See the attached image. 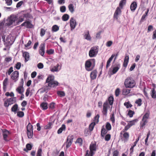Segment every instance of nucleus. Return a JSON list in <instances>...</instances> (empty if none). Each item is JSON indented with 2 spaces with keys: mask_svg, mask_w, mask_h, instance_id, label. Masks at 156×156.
I'll use <instances>...</instances> for the list:
<instances>
[{
  "mask_svg": "<svg viewBox=\"0 0 156 156\" xmlns=\"http://www.w3.org/2000/svg\"><path fill=\"white\" fill-rule=\"evenodd\" d=\"M95 61L94 58L90 59L86 61L85 64L86 70L88 71L92 70L95 66Z\"/></svg>",
  "mask_w": 156,
  "mask_h": 156,
  "instance_id": "f257e3e1",
  "label": "nucleus"
},
{
  "mask_svg": "<svg viewBox=\"0 0 156 156\" xmlns=\"http://www.w3.org/2000/svg\"><path fill=\"white\" fill-rule=\"evenodd\" d=\"M54 76L53 75H49L46 79V83H48V86L51 87H54L57 86L59 83L57 81L54 80Z\"/></svg>",
  "mask_w": 156,
  "mask_h": 156,
  "instance_id": "f03ea898",
  "label": "nucleus"
},
{
  "mask_svg": "<svg viewBox=\"0 0 156 156\" xmlns=\"http://www.w3.org/2000/svg\"><path fill=\"white\" fill-rule=\"evenodd\" d=\"M124 84L126 88H131L135 87L136 83L133 78L129 77H127L125 80Z\"/></svg>",
  "mask_w": 156,
  "mask_h": 156,
  "instance_id": "7ed1b4c3",
  "label": "nucleus"
},
{
  "mask_svg": "<svg viewBox=\"0 0 156 156\" xmlns=\"http://www.w3.org/2000/svg\"><path fill=\"white\" fill-rule=\"evenodd\" d=\"M98 46H94L91 47L89 52V55L90 57H95L98 51Z\"/></svg>",
  "mask_w": 156,
  "mask_h": 156,
  "instance_id": "20e7f679",
  "label": "nucleus"
},
{
  "mask_svg": "<svg viewBox=\"0 0 156 156\" xmlns=\"http://www.w3.org/2000/svg\"><path fill=\"white\" fill-rule=\"evenodd\" d=\"M27 134L28 138H32L33 136V127L31 124L29 122L27 126Z\"/></svg>",
  "mask_w": 156,
  "mask_h": 156,
  "instance_id": "39448f33",
  "label": "nucleus"
},
{
  "mask_svg": "<svg viewBox=\"0 0 156 156\" xmlns=\"http://www.w3.org/2000/svg\"><path fill=\"white\" fill-rule=\"evenodd\" d=\"M122 130L120 133V135L121 139L124 142H127L129 140V133L126 132V131L122 132Z\"/></svg>",
  "mask_w": 156,
  "mask_h": 156,
  "instance_id": "423d86ee",
  "label": "nucleus"
},
{
  "mask_svg": "<svg viewBox=\"0 0 156 156\" xmlns=\"http://www.w3.org/2000/svg\"><path fill=\"white\" fill-rule=\"evenodd\" d=\"M137 121V119H135L131 121H127L128 122V124L125 127L124 129L122 130V132L128 130L132 126L134 125Z\"/></svg>",
  "mask_w": 156,
  "mask_h": 156,
  "instance_id": "0eeeda50",
  "label": "nucleus"
},
{
  "mask_svg": "<svg viewBox=\"0 0 156 156\" xmlns=\"http://www.w3.org/2000/svg\"><path fill=\"white\" fill-rule=\"evenodd\" d=\"M16 101V97H13L7 99L5 101L4 105L5 107H8L9 105L15 103Z\"/></svg>",
  "mask_w": 156,
  "mask_h": 156,
  "instance_id": "6e6552de",
  "label": "nucleus"
},
{
  "mask_svg": "<svg viewBox=\"0 0 156 156\" xmlns=\"http://www.w3.org/2000/svg\"><path fill=\"white\" fill-rule=\"evenodd\" d=\"M17 20V17L16 16L11 15L10 17L7 20L6 24L8 26H11L13 23H15Z\"/></svg>",
  "mask_w": 156,
  "mask_h": 156,
  "instance_id": "1a4fd4ad",
  "label": "nucleus"
},
{
  "mask_svg": "<svg viewBox=\"0 0 156 156\" xmlns=\"http://www.w3.org/2000/svg\"><path fill=\"white\" fill-rule=\"evenodd\" d=\"M19 73L18 71H15L11 75V79L14 82H16L18 79Z\"/></svg>",
  "mask_w": 156,
  "mask_h": 156,
  "instance_id": "9d476101",
  "label": "nucleus"
},
{
  "mask_svg": "<svg viewBox=\"0 0 156 156\" xmlns=\"http://www.w3.org/2000/svg\"><path fill=\"white\" fill-rule=\"evenodd\" d=\"M73 136H68L67 138L66 142V147L67 148L69 147L73 142Z\"/></svg>",
  "mask_w": 156,
  "mask_h": 156,
  "instance_id": "9b49d317",
  "label": "nucleus"
},
{
  "mask_svg": "<svg viewBox=\"0 0 156 156\" xmlns=\"http://www.w3.org/2000/svg\"><path fill=\"white\" fill-rule=\"evenodd\" d=\"M90 156H93L94 154V151H95L96 150V144L91 143L90 146Z\"/></svg>",
  "mask_w": 156,
  "mask_h": 156,
  "instance_id": "f8f14e48",
  "label": "nucleus"
},
{
  "mask_svg": "<svg viewBox=\"0 0 156 156\" xmlns=\"http://www.w3.org/2000/svg\"><path fill=\"white\" fill-rule=\"evenodd\" d=\"M39 50V54L42 56H43L44 53V49L45 48V44L44 43L41 44Z\"/></svg>",
  "mask_w": 156,
  "mask_h": 156,
  "instance_id": "ddd939ff",
  "label": "nucleus"
},
{
  "mask_svg": "<svg viewBox=\"0 0 156 156\" xmlns=\"http://www.w3.org/2000/svg\"><path fill=\"white\" fill-rule=\"evenodd\" d=\"M2 132L3 139L5 141H8V140L7 139V138L9 133V131L6 129H3L2 131Z\"/></svg>",
  "mask_w": 156,
  "mask_h": 156,
  "instance_id": "4468645a",
  "label": "nucleus"
},
{
  "mask_svg": "<svg viewBox=\"0 0 156 156\" xmlns=\"http://www.w3.org/2000/svg\"><path fill=\"white\" fill-rule=\"evenodd\" d=\"M121 9L119 7H118L115 12L114 14V18L116 20L118 19V16L121 13L122 11Z\"/></svg>",
  "mask_w": 156,
  "mask_h": 156,
  "instance_id": "2eb2a0df",
  "label": "nucleus"
},
{
  "mask_svg": "<svg viewBox=\"0 0 156 156\" xmlns=\"http://www.w3.org/2000/svg\"><path fill=\"white\" fill-rule=\"evenodd\" d=\"M76 20L73 18H71L70 20V26L71 30L74 29L76 26Z\"/></svg>",
  "mask_w": 156,
  "mask_h": 156,
  "instance_id": "dca6fc26",
  "label": "nucleus"
},
{
  "mask_svg": "<svg viewBox=\"0 0 156 156\" xmlns=\"http://www.w3.org/2000/svg\"><path fill=\"white\" fill-rule=\"evenodd\" d=\"M21 26H25L27 28H31L33 27V25L29 21H26L22 23Z\"/></svg>",
  "mask_w": 156,
  "mask_h": 156,
  "instance_id": "f3484780",
  "label": "nucleus"
},
{
  "mask_svg": "<svg viewBox=\"0 0 156 156\" xmlns=\"http://www.w3.org/2000/svg\"><path fill=\"white\" fill-rule=\"evenodd\" d=\"M108 106V104L107 102H105L103 105V108L102 111V112L103 115L106 116L107 113V108Z\"/></svg>",
  "mask_w": 156,
  "mask_h": 156,
  "instance_id": "a211bd4d",
  "label": "nucleus"
},
{
  "mask_svg": "<svg viewBox=\"0 0 156 156\" xmlns=\"http://www.w3.org/2000/svg\"><path fill=\"white\" fill-rule=\"evenodd\" d=\"M8 83V78H6L5 79L3 82V90L4 92H5L6 91L7 88V86Z\"/></svg>",
  "mask_w": 156,
  "mask_h": 156,
  "instance_id": "6ab92c4d",
  "label": "nucleus"
},
{
  "mask_svg": "<svg viewBox=\"0 0 156 156\" xmlns=\"http://www.w3.org/2000/svg\"><path fill=\"white\" fill-rule=\"evenodd\" d=\"M137 7V4L136 2H133L130 5V9L132 12H134Z\"/></svg>",
  "mask_w": 156,
  "mask_h": 156,
  "instance_id": "aec40b11",
  "label": "nucleus"
},
{
  "mask_svg": "<svg viewBox=\"0 0 156 156\" xmlns=\"http://www.w3.org/2000/svg\"><path fill=\"white\" fill-rule=\"evenodd\" d=\"M28 14H23L18 19L17 21V23L18 24L19 23L22 22L23 21L24 18L25 17H27L28 16Z\"/></svg>",
  "mask_w": 156,
  "mask_h": 156,
  "instance_id": "412c9836",
  "label": "nucleus"
},
{
  "mask_svg": "<svg viewBox=\"0 0 156 156\" xmlns=\"http://www.w3.org/2000/svg\"><path fill=\"white\" fill-rule=\"evenodd\" d=\"M23 56L25 58V62L28 61L30 58V55L28 52L25 51L23 52Z\"/></svg>",
  "mask_w": 156,
  "mask_h": 156,
  "instance_id": "4be33fe9",
  "label": "nucleus"
},
{
  "mask_svg": "<svg viewBox=\"0 0 156 156\" xmlns=\"http://www.w3.org/2000/svg\"><path fill=\"white\" fill-rule=\"evenodd\" d=\"M97 72L96 70H94L92 71L90 73V78L92 80H94L95 79L97 76Z\"/></svg>",
  "mask_w": 156,
  "mask_h": 156,
  "instance_id": "5701e85b",
  "label": "nucleus"
},
{
  "mask_svg": "<svg viewBox=\"0 0 156 156\" xmlns=\"http://www.w3.org/2000/svg\"><path fill=\"white\" fill-rule=\"evenodd\" d=\"M120 67V64H118L116 66L114 67L113 68L112 71V74H115L118 71Z\"/></svg>",
  "mask_w": 156,
  "mask_h": 156,
  "instance_id": "b1692460",
  "label": "nucleus"
},
{
  "mask_svg": "<svg viewBox=\"0 0 156 156\" xmlns=\"http://www.w3.org/2000/svg\"><path fill=\"white\" fill-rule=\"evenodd\" d=\"M115 55L112 54L111 55V57L109 58L108 60L107 61L106 66V68L107 69L108 67L110 66V63L111 61L113 59V58L115 57Z\"/></svg>",
  "mask_w": 156,
  "mask_h": 156,
  "instance_id": "393cba45",
  "label": "nucleus"
},
{
  "mask_svg": "<svg viewBox=\"0 0 156 156\" xmlns=\"http://www.w3.org/2000/svg\"><path fill=\"white\" fill-rule=\"evenodd\" d=\"M84 37L86 40H91V37L90 36L89 31H87V32L85 33V34L84 35Z\"/></svg>",
  "mask_w": 156,
  "mask_h": 156,
  "instance_id": "a878e982",
  "label": "nucleus"
},
{
  "mask_svg": "<svg viewBox=\"0 0 156 156\" xmlns=\"http://www.w3.org/2000/svg\"><path fill=\"white\" fill-rule=\"evenodd\" d=\"M66 127L65 125L64 124H62L61 127L58 129L57 131V133L58 134H60L63 131L65 130Z\"/></svg>",
  "mask_w": 156,
  "mask_h": 156,
  "instance_id": "bb28decb",
  "label": "nucleus"
},
{
  "mask_svg": "<svg viewBox=\"0 0 156 156\" xmlns=\"http://www.w3.org/2000/svg\"><path fill=\"white\" fill-rule=\"evenodd\" d=\"M59 66L58 64H57L56 66H54L53 68L51 69V71L52 72H58V67Z\"/></svg>",
  "mask_w": 156,
  "mask_h": 156,
  "instance_id": "cd10ccee",
  "label": "nucleus"
},
{
  "mask_svg": "<svg viewBox=\"0 0 156 156\" xmlns=\"http://www.w3.org/2000/svg\"><path fill=\"white\" fill-rule=\"evenodd\" d=\"M107 133V131L105 128L104 126L102 127L101 129V136L102 137H104L105 135Z\"/></svg>",
  "mask_w": 156,
  "mask_h": 156,
  "instance_id": "c85d7f7f",
  "label": "nucleus"
},
{
  "mask_svg": "<svg viewBox=\"0 0 156 156\" xmlns=\"http://www.w3.org/2000/svg\"><path fill=\"white\" fill-rule=\"evenodd\" d=\"M151 94L152 98L155 99L156 98V91L154 88L152 89L151 92Z\"/></svg>",
  "mask_w": 156,
  "mask_h": 156,
  "instance_id": "c756f323",
  "label": "nucleus"
},
{
  "mask_svg": "<svg viewBox=\"0 0 156 156\" xmlns=\"http://www.w3.org/2000/svg\"><path fill=\"white\" fill-rule=\"evenodd\" d=\"M126 0H121L119 3V7L121 9H122L124 6L126 4Z\"/></svg>",
  "mask_w": 156,
  "mask_h": 156,
  "instance_id": "7c9ffc66",
  "label": "nucleus"
},
{
  "mask_svg": "<svg viewBox=\"0 0 156 156\" xmlns=\"http://www.w3.org/2000/svg\"><path fill=\"white\" fill-rule=\"evenodd\" d=\"M40 106L42 108L43 110H46L48 108V104L46 102H43L41 104Z\"/></svg>",
  "mask_w": 156,
  "mask_h": 156,
  "instance_id": "2f4dec72",
  "label": "nucleus"
},
{
  "mask_svg": "<svg viewBox=\"0 0 156 156\" xmlns=\"http://www.w3.org/2000/svg\"><path fill=\"white\" fill-rule=\"evenodd\" d=\"M130 90L126 88H124L122 89V94L124 95H126L130 93Z\"/></svg>",
  "mask_w": 156,
  "mask_h": 156,
  "instance_id": "473e14b6",
  "label": "nucleus"
},
{
  "mask_svg": "<svg viewBox=\"0 0 156 156\" xmlns=\"http://www.w3.org/2000/svg\"><path fill=\"white\" fill-rule=\"evenodd\" d=\"M26 149H24V151L27 152V151H30L31 150L32 148V146L30 144H27L26 145Z\"/></svg>",
  "mask_w": 156,
  "mask_h": 156,
  "instance_id": "72a5a7b5",
  "label": "nucleus"
},
{
  "mask_svg": "<svg viewBox=\"0 0 156 156\" xmlns=\"http://www.w3.org/2000/svg\"><path fill=\"white\" fill-rule=\"evenodd\" d=\"M150 114L149 113H146L143 116L142 120L147 121V120L149 118Z\"/></svg>",
  "mask_w": 156,
  "mask_h": 156,
  "instance_id": "f704fd0d",
  "label": "nucleus"
},
{
  "mask_svg": "<svg viewBox=\"0 0 156 156\" xmlns=\"http://www.w3.org/2000/svg\"><path fill=\"white\" fill-rule=\"evenodd\" d=\"M59 30L58 26L56 25H53L52 27V30L53 32H56Z\"/></svg>",
  "mask_w": 156,
  "mask_h": 156,
  "instance_id": "c9c22d12",
  "label": "nucleus"
},
{
  "mask_svg": "<svg viewBox=\"0 0 156 156\" xmlns=\"http://www.w3.org/2000/svg\"><path fill=\"white\" fill-rule=\"evenodd\" d=\"M114 101V98L113 96H110L108 98L109 104L110 105H113Z\"/></svg>",
  "mask_w": 156,
  "mask_h": 156,
  "instance_id": "e433bc0d",
  "label": "nucleus"
},
{
  "mask_svg": "<svg viewBox=\"0 0 156 156\" xmlns=\"http://www.w3.org/2000/svg\"><path fill=\"white\" fill-rule=\"evenodd\" d=\"M69 18V16L67 14H65L62 17V19L64 21H67Z\"/></svg>",
  "mask_w": 156,
  "mask_h": 156,
  "instance_id": "4c0bfd02",
  "label": "nucleus"
},
{
  "mask_svg": "<svg viewBox=\"0 0 156 156\" xmlns=\"http://www.w3.org/2000/svg\"><path fill=\"white\" fill-rule=\"evenodd\" d=\"M18 108V105L16 104L14 105L12 108L11 110L12 112H16Z\"/></svg>",
  "mask_w": 156,
  "mask_h": 156,
  "instance_id": "58836bf2",
  "label": "nucleus"
},
{
  "mask_svg": "<svg viewBox=\"0 0 156 156\" xmlns=\"http://www.w3.org/2000/svg\"><path fill=\"white\" fill-rule=\"evenodd\" d=\"M76 143H78L80 146H81L83 144V140L81 138H79L76 140Z\"/></svg>",
  "mask_w": 156,
  "mask_h": 156,
  "instance_id": "ea45409f",
  "label": "nucleus"
},
{
  "mask_svg": "<svg viewBox=\"0 0 156 156\" xmlns=\"http://www.w3.org/2000/svg\"><path fill=\"white\" fill-rule=\"evenodd\" d=\"M96 124L95 122H92L90 124L89 126V129L90 131H92L93 129L94 126Z\"/></svg>",
  "mask_w": 156,
  "mask_h": 156,
  "instance_id": "a19ab883",
  "label": "nucleus"
},
{
  "mask_svg": "<svg viewBox=\"0 0 156 156\" xmlns=\"http://www.w3.org/2000/svg\"><path fill=\"white\" fill-rule=\"evenodd\" d=\"M142 100L141 98H139L136 100L135 103L138 106H140L142 105Z\"/></svg>",
  "mask_w": 156,
  "mask_h": 156,
  "instance_id": "79ce46f5",
  "label": "nucleus"
},
{
  "mask_svg": "<svg viewBox=\"0 0 156 156\" xmlns=\"http://www.w3.org/2000/svg\"><path fill=\"white\" fill-rule=\"evenodd\" d=\"M105 127L107 130L109 131L111 129L112 126L110 123L109 122H106Z\"/></svg>",
  "mask_w": 156,
  "mask_h": 156,
  "instance_id": "37998d69",
  "label": "nucleus"
},
{
  "mask_svg": "<svg viewBox=\"0 0 156 156\" xmlns=\"http://www.w3.org/2000/svg\"><path fill=\"white\" fill-rule=\"evenodd\" d=\"M68 8L69 11L73 13L74 11V6L72 4H70L68 6Z\"/></svg>",
  "mask_w": 156,
  "mask_h": 156,
  "instance_id": "c03bdc74",
  "label": "nucleus"
},
{
  "mask_svg": "<svg viewBox=\"0 0 156 156\" xmlns=\"http://www.w3.org/2000/svg\"><path fill=\"white\" fill-rule=\"evenodd\" d=\"M110 120L112 122V123H114L115 122V119L114 113H112L110 115Z\"/></svg>",
  "mask_w": 156,
  "mask_h": 156,
  "instance_id": "a18cd8bd",
  "label": "nucleus"
},
{
  "mask_svg": "<svg viewBox=\"0 0 156 156\" xmlns=\"http://www.w3.org/2000/svg\"><path fill=\"white\" fill-rule=\"evenodd\" d=\"M58 95L60 97H64L65 96V93L64 91H58L57 92Z\"/></svg>",
  "mask_w": 156,
  "mask_h": 156,
  "instance_id": "49530a36",
  "label": "nucleus"
},
{
  "mask_svg": "<svg viewBox=\"0 0 156 156\" xmlns=\"http://www.w3.org/2000/svg\"><path fill=\"white\" fill-rule=\"evenodd\" d=\"M46 52L48 54L50 55L54 53V50L53 49H51L49 50H47Z\"/></svg>",
  "mask_w": 156,
  "mask_h": 156,
  "instance_id": "de8ad7c7",
  "label": "nucleus"
},
{
  "mask_svg": "<svg viewBox=\"0 0 156 156\" xmlns=\"http://www.w3.org/2000/svg\"><path fill=\"white\" fill-rule=\"evenodd\" d=\"M13 71V68L12 67H11L8 70L7 72L6 73V74H8V75H11V73Z\"/></svg>",
  "mask_w": 156,
  "mask_h": 156,
  "instance_id": "09e8293b",
  "label": "nucleus"
},
{
  "mask_svg": "<svg viewBox=\"0 0 156 156\" xmlns=\"http://www.w3.org/2000/svg\"><path fill=\"white\" fill-rule=\"evenodd\" d=\"M147 121L142 120V121L140 123V128H143L144 126L147 123Z\"/></svg>",
  "mask_w": 156,
  "mask_h": 156,
  "instance_id": "8fccbe9b",
  "label": "nucleus"
},
{
  "mask_svg": "<svg viewBox=\"0 0 156 156\" xmlns=\"http://www.w3.org/2000/svg\"><path fill=\"white\" fill-rule=\"evenodd\" d=\"M17 115L20 117H22L24 115V113L23 112L19 111L17 112Z\"/></svg>",
  "mask_w": 156,
  "mask_h": 156,
  "instance_id": "3c124183",
  "label": "nucleus"
},
{
  "mask_svg": "<svg viewBox=\"0 0 156 156\" xmlns=\"http://www.w3.org/2000/svg\"><path fill=\"white\" fill-rule=\"evenodd\" d=\"M42 150L41 148L38 149L36 156H41Z\"/></svg>",
  "mask_w": 156,
  "mask_h": 156,
  "instance_id": "603ef678",
  "label": "nucleus"
},
{
  "mask_svg": "<svg viewBox=\"0 0 156 156\" xmlns=\"http://www.w3.org/2000/svg\"><path fill=\"white\" fill-rule=\"evenodd\" d=\"M45 31V30H44V29H41L40 32V35L41 37H43L44 35Z\"/></svg>",
  "mask_w": 156,
  "mask_h": 156,
  "instance_id": "864d4df0",
  "label": "nucleus"
},
{
  "mask_svg": "<svg viewBox=\"0 0 156 156\" xmlns=\"http://www.w3.org/2000/svg\"><path fill=\"white\" fill-rule=\"evenodd\" d=\"M134 111L131 110H129L128 113V115L129 116V117L131 118L133 116V115L134 114Z\"/></svg>",
  "mask_w": 156,
  "mask_h": 156,
  "instance_id": "5fc2aeb1",
  "label": "nucleus"
},
{
  "mask_svg": "<svg viewBox=\"0 0 156 156\" xmlns=\"http://www.w3.org/2000/svg\"><path fill=\"white\" fill-rule=\"evenodd\" d=\"M124 105L126 106V108H131L132 106V105L130 104L129 102H126L124 103Z\"/></svg>",
  "mask_w": 156,
  "mask_h": 156,
  "instance_id": "6e6d98bb",
  "label": "nucleus"
},
{
  "mask_svg": "<svg viewBox=\"0 0 156 156\" xmlns=\"http://www.w3.org/2000/svg\"><path fill=\"white\" fill-rule=\"evenodd\" d=\"M111 136L110 134H107L106 135L105 137V141H108L111 139Z\"/></svg>",
  "mask_w": 156,
  "mask_h": 156,
  "instance_id": "4d7b16f0",
  "label": "nucleus"
},
{
  "mask_svg": "<svg viewBox=\"0 0 156 156\" xmlns=\"http://www.w3.org/2000/svg\"><path fill=\"white\" fill-rule=\"evenodd\" d=\"M99 114L97 115L94 118V122L95 123H98L99 121Z\"/></svg>",
  "mask_w": 156,
  "mask_h": 156,
  "instance_id": "13d9d810",
  "label": "nucleus"
},
{
  "mask_svg": "<svg viewBox=\"0 0 156 156\" xmlns=\"http://www.w3.org/2000/svg\"><path fill=\"white\" fill-rule=\"evenodd\" d=\"M120 92V89L119 88H117L116 89L115 92V94L116 96H118Z\"/></svg>",
  "mask_w": 156,
  "mask_h": 156,
  "instance_id": "bf43d9fd",
  "label": "nucleus"
},
{
  "mask_svg": "<svg viewBox=\"0 0 156 156\" xmlns=\"http://www.w3.org/2000/svg\"><path fill=\"white\" fill-rule=\"evenodd\" d=\"M60 11L62 12H64L66 11V7L65 6H62L60 7Z\"/></svg>",
  "mask_w": 156,
  "mask_h": 156,
  "instance_id": "052dcab7",
  "label": "nucleus"
},
{
  "mask_svg": "<svg viewBox=\"0 0 156 156\" xmlns=\"http://www.w3.org/2000/svg\"><path fill=\"white\" fill-rule=\"evenodd\" d=\"M21 66V63L20 62H17L15 65V68L17 69H19Z\"/></svg>",
  "mask_w": 156,
  "mask_h": 156,
  "instance_id": "680f3d73",
  "label": "nucleus"
},
{
  "mask_svg": "<svg viewBox=\"0 0 156 156\" xmlns=\"http://www.w3.org/2000/svg\"><path fill=\"white\" fill-rule=\"evenodd\" d=\"M6 4L8 6L11 5L12 3V0H5Z\"/></svg>",
  "mask_w": 156,
  "mask_h": 156,
  "instance_id": "e2e57ef3",
  "label": "nucleus"
},
{
  "mask_svg": "<svg viewBox=\"0 0 156 156\" xmlns=\"http://www.w3.org/2000/svg\"><path fill=\"white\" fill-rule=\"evenodd\" d=\"M55 103L54 102H52L50 104L49 108L51 109H53L55 108Z\"/></svg>",
  "mask_w": 156,
  "mask_h": 156,
  "instance_id": "0e129e2a",
  "label": "nucleus"
},
{
  "mask_svg": "<svg viewBox=\"0 0 156 156\" xmlns=\"http://www.w3.org/2000/svg\"><path fill=\"white\" fill-rule=\"evenodd\" d=\"M52 123L51 122H49L46 126L44 127V128L45 129H48L51 128V126L52 125Z\"/></svg>",
  "mask_w": 156,
  "mask_h": 156,
  "instance_id": "69168bd1",
  "label": "nucleus"
},
{
  "mask_svg": "<svg viewBox=\"0 0 156 156\" xmlns=\"http://www.w3.org/2000/svg\"><path fill=\"white\" fill-rule=\"evenodd\" d=\"M112 41H107L106 44V45L108 47H110L112 44Z\"/></svg>",
  "mask_w": 156,
  "mask_h": 156,
  "instance_id": "338daca9",
  "label": "nucleus"
},
{
  "mask_svg": "<svg viewBox=\"0 0 156 156\" xmlns=\"http://www.w3.org/2000/svg\"><path fill=\"white\" fill-rule=\"evenodd\" d=\"M119 154V152L117 150L115 151L113 153L112 156H118Z\"/></svg>",
  "mask_w": 156,
  "mask_h": 156,
  "instance_id": "774afa93",
  "label": "nucleus"
}]
</instances>
